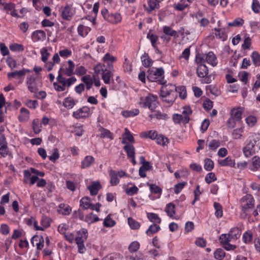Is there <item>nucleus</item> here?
Instances as JSON below:
<instances>
[{
  "instance_id": "43",
  "label": "nucleus",
  "mask_w": 260,
  "mask_h": 260,
  "mask_svg": "<svg viewBox=\"0 0 260 260\" xmlns=\"http://www.w3.org/2000/svg\"><path fill=\"white\" fill-rule=\"evenodd\" d=\"M175 205L173 203H169L167 205L165 212L169 216L171 217L174 216L175 214Z\"/></svg>"
},
{
  "instance_id": "61",
  "label": "nucleus",
  "mask_w": 260,
  "mask_h": 260,
  "mask_svg": "<svg viewBox=\"0 0 260 260\" xmlns=\"http://www.w3.org/2000/svg\"><path fill=\"white\" fill-rule=\"evenodd\" d=\"M251 9L255 13L258 14L260 12V3L258 0H252Z\"/></svg>"
},
{
  "instance_id": "25",
  "label": "nucleus",
  "mask_w": 260,
  "mask_h": 260,
  "mask_svg": "<svg viewBox=\"0 0 260 260\" xmlns=\"http://www.w3.org/2000/svg\"><path fill=\"white\" fill-rule=\"evenodd\" d=\"M114 72V71L105 70V71L102 73V78L105 84H110L111 78L112 79V82H114V80L113 79Z\"/></svg>"
},
{
  "instance_id": "5",
  "label": "nucleus",
  "mask_w": 260,
  "mask_h": 260,
  "mask_svg": "<svg viewBox=\"0 0 260 260\" xmlns=\"http://www.w3.org/2000/svg\"><path fill=\"white\" fill-rule=\"evenodd\" d=\"M101 14L104 19L112 24H117L121 22L122 17L119 13H110L106 8L103 9Z\"/></svg>"
},
{
  "instance_id": "1",
  "label": "nucleus",
  "mask_w": 260,
  "mask_h": 260,
  "mask_svg": "<svg viewBox=\"0 0 260 260\" xmlns=\"http://www.w3.org/2000/svg\"><path fill=\"white\" fill-rule=\"evenodd\" d=\"M179 93V97L185 99L187 96V92L185 86L176 87L173 84H166L164 82V106L169 107L175 101L176 93Z\"/></svg>"
},
{
  "instance_id": "14",
  "label": "nucleus",
  "mask_w": 260,
  "mask_h": 260,
  "mask_svg": "<svg viewBox=\"0 0 260 260\" xmlns=\"http://www.w3.org/2000/svg\"><path fill=\"white\" fill-rule=\"evenodd\" d=\"M173 120L175 124H179L181 122L186 124L190 121V117L188 116H183L181 114H174L173 115Z\"/></svg>"
},
{
  "instance_id": "56",
  "label": "nucleus",
  "mask_w": 260,
  "mask_h": 260,
  "mask_svg": "<svg viewBox=\"0 0 260 260\" xmlns=\"http://www.w3.org/2000/svg\"><path fill=\"white\" fill-rule=\"evenodd\" d=\"M60 155L59 153L58 149L55 148L53 149L52 154L48 156L49 159L53 162H55L59 158Z\"/></svg>"
},
{
  "instance_id": "62",
  "label": "nucleus",
  "mask_w": 260,
  "mask_h": 260,
  "mask_svg": "<svg viewBox=\"0 0 260 260\" xmlns=\"http://www.w3.org/2000/svg\"><path fill=\"white\" fill-rule=\"evenodd\" d=\"M140 248V244L138 241L132 242L128 246V250L130 252H135Z\"/></svg>"
},
{
  "instance_id": "23",
  "label": "nucleus",
  "mask_w": 260,
  "mask_h": 260,
  "mask_svg": "<svg viewBox=\"0 0 260 260\" xmlns=\"http://www.w3.org/2000/svg\"><path fill=\"white\" fill-rule=\"evenodd\" d=\"M94 158L91 155L86 156L81 162V168L86 169L90 167L94 162Z\"/></svg>"
},
{
  "instance_id": "27",
  "label": "nucleus",
  "mask_w": 260,
  "mask_h": 260,
  "mask_svg": "<svg viewBox=\"0 0 260 260\" xmlns=\"http://www.w3.org/2000/svg\"><path fill=\"white\" fill-rule=\"evenodd\" d=\"M231 239L235 241L239 239L241 234V230L238 227H235L231 229L229 233Z\"/></svg>"
},
{
  "instance_id": "54",
  "label": "nucleus",
  "mask_w": 260,
  "mask_h": 260,
  "mask_svg": "<svg viewBox=\"0 0 260 260\" xmlns=\"http://www.w3.org/2000/svg\"><path fill=\"white\" fill-rule=\"evenodd\" d=\"M10 49L12 51L22 52L24 50V47L22 44L13 43L10 45Z\"/></svg>"
},
{
  "instance_id": "15",
  "label": "nucleus",
  "mask_w": 260,
  "mask_h": 260,
  "mask_svg": "<svg viewBox=\"0 0 260 260\" xmlns=\"http://www.w3.org/2000/svg\"><path fill=\"white\" fill-rule=\"evenodd\" d=\"M147 38L150 41L152 47L155 49V52L157 53L161 54V51L158 49L156 45L158 38V36L153 34H151L150 31L147 35Z\"/></svg>"
},
{
  "instance_id": "22",
  "label": "nucleus",
  "mask_w": 260,
  "mask_h": 260,
  "mask_svg": "<svg viewBox=\"0 0 260 260\" xmlns=\"http://www.w3.org/2000/svg\"><path fill=\"white\" fill-rule=\"evenodd\" d=\"M20 114L18 117L19 122H23L27 121L29 118L30 112L28 109L22 107L20 109Z\"/></svg>"
},
{
  "instance_id": "48",
  "label": "nucleus",
  "mask_w": 260,
  "mask_h": 260,
  "mask_svg": "<svg viewBox=\"0 0 260 260\" xmlns=\"http://www.w3.org/2000/svg\"><path fill=\"white\" fill-rule=\"evenodd\" d=\"M128 225L133 230H137L139 229L140 224L137 220L132 217H129L127 219Z\"/></svg>"
},
{
  "instance_id": "55",
  "label": "nucleus",
  "mask_w": 260,
  "mask_h": 260,
  "mask_svg": "<svg viewBox=\"0 0 260 260\" xmlns=\"http://www.w3.org/2000/svg\"><path fill=\"white\" fill-rule=\"evenodd\" d=\"M102 60L104 62H107L109 61L115 62L117 61V58L108 52L105 54L103 57Z\"/></svg>"
},
{
  "instance_id": "34",
  "label": "nucleus",
  "mask_w": 260,
  "mask_h": 260,
  "mask_svg": "<svg viewBox=\"0 0 260 260\" xmlns=\"http://www.w3.org/2000/svg\"><path fill=\"white\" fill-rule=\"evenodd\" d=\"M252 63L255 67L260 66V54L257 51H253L251 54Z\"/></svg>"
},
{
  "instance_id": "30",
  "label": "nucleus",
  "mask_w": 260,
  "mask_h": 260,
  "mask_svg": "<svg viewBox=\"0 0 260 260\" xmlns=\"http://www.w3.org/2000/svg\"><path fill=\"white\" fill-rule=\"evenodd\" d=\"M58 208L60 209L58 210V212L63 215H69L72 210V209L69 205L64 203L60 204L58 206Z\"/></svg>"
},
{
  "instance_id": "37",
  "label": "nucleus",
  "mask_w": 260,
  "mask_h": 260,
  "mask_svg": "<svg viewBox=\"0 0 260 260\" xmlns=\"http://www.w3.org/2000/svg\"><path fill=\"white\" fill-rule=\"evenodd\" d=\"M252 239L253 234L251 231L248 230L243 234L242 236V240L245 244L250 243Z\"/></svg>"
},
{
  "instance_id": "28",
  "label": "nucleus",
  "mask_w": 260,
  "mask_h": 260,
  "mask_svg": "<svg viewBox=\"0 0 260 260\" xmlns=\"http://www.w3.org/2000/svg\"><path fill=\"white\" fill-rule=\"evenodd\" d=\"M218 162L220 166H230L234 167L235 165V160L231 156H228L224 159L218 160Z\"/></svg>"
},
{
  "instance_id": "33",
  "label": "nucleus",
  "mask_w": 260,
  "mask_h": 260,
  "mask_svg": "<svg viewBox=\"0 0 260 260\" xmlns=\"http://www.w3.org/2000/svg\"><path fill=\"white\" fill-rule=\"evenodd\" d=\"M123 149L127 154V157H134L135 156V148L133 144L125 145Z\"/></svg>"
},
{
  "instance_id": "29",
  "label": "nucleus",
  "mask_w": 260,
  "mask_h": 260,
  "mask_svg": "<svg viewBox=\"0 0 260 260\" xmlns=\"http://www.w3.org/2000/svg\"><path fill=\"white\" fill-rule=\"evenodd\" d=\"M142 64L145 68L151 67L153 63V60L150 58L148 53H144L141 57Z\"/></svg>"
},
{
  "instance_id": "32",
  "label": "nucleus",
  "mask_w": 260,
  "mask_h": 260,
  "mask_svg": "<svg viewBox=\"0 0 260 260\" xmlns=\"http://www.w3.org/2000/svg\"><path fill=\"white\" fill-rule=\"evenodd\" d=\"M109 176L110 177V183L112 186H116L119 183V179L115 171L111 170L109 171Z\"/></svg>"
},
{
  "instance_id": "12",
  "label": "nucleus",
  "mask_w": 260,
  "mask_h": 260,
  "mask_svg": "<svg viewBox=\"0 0 260 260\" xmlns=\"http://www.w3.org/2000/svg\"><path fill=\"white\" fill-rule=\"evenodd\" d=\"M46 37V33L42 30H36L31 34V39L34 42L43 41Z\"/></svg>"
},
{
  "instance_id": "31",
  "label": "nucleus",
  "mask_w": 260,
  "mask_h": 260,
  "mask_svg": "<svg viewBox=\"0 0 260 260\" xmlns=\"http://www.w3.org/2000/svg\"><path fill=\"white\" fill-rule=\"evenodd\" d=\"M81 81L84 84L87 90H89L93 85V79L89 75H86L81 78Z\"/></svg>"
},
{
  "instance_id": "13",
  "label": "nucleus",
  "mask_w": 260,
  "mask_h": 260,
  "mask_svg": "<svg viewBox=\"0 0 260 260\" xmlns=\"http://www.w3.org/2000/svg\"><path fill=\"white\" fill-rule=\"evenodd\" d=\"M31 71L29 69L23 68L19 71H15L13 72H9L7 73V77L9 79L11 78H16L17 76L18 79L21 78L27 73H30Z\"/></svg>"
},
{
  "instance_id": "39",
  "label": "nucleus",
  "mask_w": 260,
  "mask_h": 260,
  "mask_svg": "<svg viewBox=\"0 0 260 260\" xmlns=\"http://www.w3.org/2000/svg\"><path fill=\"white\" fill-rule=\"evenodd\" d=\"M147 217L148 219L154 223H160L161 222V218L157 214L154 213H147Z\"/></svg>"
},
{
  "instance_id": "2",
  "label": "nucleus",
  "mask_w": 260,
  "mask_h": 260,
  "mask_svg": "<svg viewBox=\"0 0 260 260\" xmlns=\"http://www.w3.org/2000/svg\"><path fill=\"white\" fill-rule=\"evenodd\" d=\"M255 207V200L250 194H247L240 200V215L242 218H245L251 215V212Z\"/></svg>"
},
{
  "instance_id": "44",
  "label": "nucleus",
  "mask_w": 260,
  "mask_h": 260,
  "mask_svg": "<svg viewBox=\"0 0 260 260\" xmlns=\"http://www.w3.org/2000/svg\"><path fill=\"white\" fill-rule=\"evenodd\" d=\"M244 127L237 128L233 130L232 136L234 139H240L242 137V133L244 132Z\"/></svg>"
},
{
  "instance_id": "8",
  "label": "nucleus",
  "mask_w": 260,
  "mask_h": 260,
  "mask_svg": "<svg viewBox=\"0 0 260 260\" xmlns=\"http://www.w3.org/2000/svg\"><path fill=\"white\" fill-rule=\"evenodd\" d=\"M211 37L214 39L220 40L222 41H225L228 39V34L224 28H215L212 29Z\"/></svg>"
},
{
  "instance_id": "42",
  "label": "nucleus",
  "mask_w": 260,
  "mask_h": 260,
  "mask_svg": "<svg viewBox=\"0 0 260 260\" xmlns=\"http://www.w3.org/2000/svg\"><path fill=\"white\" fill-rule=\"evenodd\" d=\"M139 113V110L138 109H134L129 111H123L122 115L124 117H133L138 115Z\"/></svg>"
},
{
  "instance_id": "6",
  "label": "nucleus",
  "mask_w": 260,
  "mask_h": 260,
  "mask_svg": "<svg viewBox=\"0 0 260 260\" xmlns=\"http://www.w3.org/2000/svg\"><path fill=\"white\" fill-rule=\"evenodd\" d=\"M157 96H154L151 94H148L144 99V102H140V105L143 108L148 107L151 110H154L158 105Z\"/></svg>"
},
{
  "instance_id": "10",
  "label": "nucleus",
  "mask_w": 260,
  "mask_h": 260,
  "mask_svg": "<svg viewBox=\"0 0 260 260\" xmlns=\"http://www.w3.org/2000/svg\"><path fill=\"white\" fill-rule=\"evenodd\" d=\"M256 144V141L254 140L250 141L246 145L243 147V152L244 155L246 157H249L252 155L254 152V147Z\"/></svg>"
},
{
  "instance_id": "49",
  "label": "nucleus",
  "mask_w": 260,
  "mask_h": 260,
  "mask_svg": "<svg viewBox=\"0 0 260 260\" xmlns=\"http://www.w3.org/2000/svg\"><path fill=\"white\" fill-rule=\"evenodd\" d=\"M188 6L185 0H180L177 4L175 5L174 8L176 10L182 11Z\"/></svg>"
},
{
  "instance_id": "3",
  "label": "nucleus",
  "mask_w": 260,
  "mask_h": 260,
  "mask_svg": "<svg viewBox=\"0 0 260 260\" xmlns=\"http://www.w3.org/2000/svg\"><path fill=\"white\" fill-rule=\"evenodd\" d=\"M162 76V67L159 68H152L149 69L147 71V79L151 82H158V83L162 85V77L158 79L159 77ZM159 97L162 99V86L159 89Z\"/></svg>"
},
{
  "instance_id": "40",
  "label": "nucleus",
  "mask_w": 260,
  "mask_h": 260,
  "mask_svg": "<svg viewBox=\"0 0 260 260\" xmlns=\"http://www.w3.org/2000/svg\"><path fill=\"white\" fill-rule=\"evenodd\" d=\"M101 220L96 215L91 212L86 215L85 221L89 223H94Z\"/></svg>"
},
{
  "instance_id": "47",
  "label": "nucleus",
  "mask_w": 260,
  "mask_h": 260,
  "mask_svg": "<svg viewBox=\"0 0 260 260\" xmlns=\"http://www.w3.org/2000/svg\"><path fill=\"white\" fill-rule=\"evenodd\" d=\"M204 169L207 171H211L214 168V162L210 158H206L204 160Z\"/></svg>"
},
{
  "instance_id": "36",
  "label": "nucleus",
  "mask_w": 260,
  "mask_h": 260,
  "mask_svg": "<svg viewBox=\"0 0 260 260\" xmlns=\"http://www.w3.org/2000/svg\"><path fill=\"white\" fill-rule=\"evenodd\" d=\"M160 230V227L156 223H153L149 226V228L146 231V234L148 236H150Z\"/></svg>"
},
{
  "instance_id": "35",
  "label": "nucleus",
  "mask_w": 260,
  "mask_h": 260,
  "mask_svg": "<svg viewBox=\"0 0 260 260\" xmlns=\"http://www.w3.org/2000/svg\"><path fill=\"white\" fill-rule=\"evenodd\" d=\"M213 207L215 210V215L217 218H221L223 215V210L221 205L217 202H214Z\"/></svg>"
},
{
  "instance_id": "45",
  "label": "nucleus",
  "mask_w": 260,
  "mask_h": 260,
  "mask_svg": "<svg viewBox=\"0 0 260 260\" xmlns=\"http://www.w3.org/2000/svg\"><path fill=\"white\" fill-rule=\"evenodd\" d=\"M225 255V253L221 248H217L214 252V257L217 260H222Z\"/></svg>"
},
{
  "instance_id": "50",
  "label": "nucleus",
  "mask_w": 260,
  "mask_h": 260,
  "mask_svg": "<svg viewBox=\"0 0 260 260\" xmlns=\"http://www.w3.org/2000/svg\"><path fill=\"white\" fill-rule=\"evenodd\" d=\"M252 166L253 168L251 169L253 171H256L260 168V157L258 156H254L252 158Z\"/></svg>"
},
{
  "instance_id": "9",
  "label": "nucleus",
  "mask_w": 260,
  "mask_h": 260,
  "mask_svg": "<svg viewBox=\"0 0 260 260\" xmlns=\"http://www.w3.org/2000/svg\"><path fill=\"white\" fill-rule=\"evenodd\" d=\"M36 77L34 75H29L26 78V83L28 90L31 93H35L38 89L36 83Z\"/></svg>"
},
{
  "instance_id": "7",
  "label": "nucleus",
  "mask_w": 260,
  "mask_h": 260,
  "mask_svg": "<svg viewBox=\"0 0 260 260\" xmlns=\"http://www.w3.org/2000/svg\"><path fill=\"white\" fill-rule=\"evenodd\" d=\"M91 113L89 107L85 106L75 111L72 113V116L76 119L86 118L90 116Z\"/></svg>"
},
{
  "instance_id": "53",
  "label": "nucleus",
  "mask_w": 260,
  "mask_h": 260,
  "mask_svg": "<svg viewBox=\"0 0 260 260\" xmlns=\"http://www.w3.org/2000/svg\"><path fill=\"white\" fill-rule=\"evenodd\" d=\"M105 64L101 63H99L95 65L93 67V71L95 74L98 75L101 73H103L105 71Z\"/></svg>"
},
{
  "instance_id": "58",
  "label": "nucleus",
  "mask_w": 260,
  "mask_h": 260,
  "mask_svg": "<svg viewBox=\"0 0 260 260\" xmlns=\"http://www.w3.org/2000/svg\"><path fill=\"white\" fill-rule=\"evenodd\" d=\"M186 185V182H182L176 184L174 187V192L176 194L179 193Z\"/></svg>"
},
{
  "instance_id": "19",
  "label": "nucleus",
  "mask_w": 260,
  "mask_h": 260,
  "mask_svg": "<svg viewBox=\"0 0 260 260\" xmlns=\"http://www.w3.org/2000/svg\"><path fill=\"white\" fill-rule=\"evenodd\" d=\"M88 237L87 230L85 229H82L81 231L77 232V236L74 238L76 242L83 241L84 242Z\"/></svg>"
},
{
  "instance_id": "38",
  "label": "nucleus",
  "mask_w": 260,
  "mask_h": 260,
  "mask_svg": "<svg viewBox=\"0 0 260 260\" xmlns=\"http://www.w3.org/2000/svg\"><path fill=\"white\" fill-rule=\"evenodd\" d=\"M116 223V221L111 218V214L108 215L103 222L104 226L106 228L113 227Z\"/></svg>"
},
{
  "instance_id": "59",
  "label": "nucleus",
  "mask_w": 260,
  "mask_h": 260,
  "mask_svg": "<svg viewBox=\"0 0 260 260\" xmlns=\"http://www.w3.org/2000/svg\"><path fill=\"white\" fill-rule=\"evenodd\" d=\"M251 45V39L248 36L245 37L243 43L242 45V48L243 50H249Z\"/></svg>"
},
{
  "instance_id": "41",
  "label": "nucleus",
  "mask_w": 260,
  "mask_h": 260,
  "mask_svg": "<svg viewBox=\"0 0 260 260\" xmlns=\"http://www.w3.org/2000/svg\"><path fill=\"white\" fill-rule=\"evenodd\" d=\"M32 129L35 134H38L41 132L42 126L40 124L39 119H35L32 122Z\"/></svg>"
},
{
  "instance_id": "46",
  "label": "nucleus",
  "mask_w": 260,
  "mask_h": 260,
  "mask_svg": "<svg viewBox=\"0 0 260 260\" xmlns=\"http://www.w3.org/2000/svg\"><path fill=\"white\" fill-rule=\"evenodd\" d=\"M90 198L88 197H84L82 198L80 201V206L83 210L88 209L86 207H89L90 205Z\"/></svg>"
},
{
  "instance_id": "18",
  "label": "nucleus",
  "mask_w": 260,
  "mask_h": 260,
  "mask_svg": "<svg viewBox=\"0 0 260 260\" xmlns=\"http://www.w3.org/2000/svg\"><path fill=\"white\" fill-rule=\"evenodd\" d=\"M61 12V17L63 19L66 20H70L72 15L71 14V6L69 5H67L63 8L61 7L60 9Z\"/></svg>"
},
{
  "instance_id": "52",
  "label": "nucleus",
  "mask_w": 260,
  "mask_h": 260,
  "mask_svg": "<svg viewBox=\"0 0 260 260\" xmlns=\"http://www.w3.org/2000/svg\"><path fill=\"white\" fill-rule=\"evenodd\" d=\"M220 242L224 245L225 244L230 242V241H233L232 239H231V237L229 235V234H221L219 238Z\"/></svg>"
},
{
  "instance_id": "4",
  "label": "nucleus",
  "mask_w": 260,
  "mask_h": 260,
  "mask_svg": "<svg viewBox=\"0 0 260 260\" xmlns=\"http://www.w3.org/2000/svg\"><path fill=\"white\" fill-rule=\"evenodd\" d=\"M208 68L204 64H200L197 69V73L200 78H204V83H210L214 79V76L212 74L208 75Z\"/></svg>"
},
{
  "instance_id": "20",
  "label": "nucleus",
  "mask_w": 260,
  "mask_h": 260,
  "mask_svg": "<svg viewBox=\"0 0 260 260\" xmlns=\"http://www.w3.org/2000/svg\"><path fill=\"white\" fill-rule=\"evenodd\" d=\"M164 34L169 36V37L164 36V41H166L169 42L171 40L170 37H175L177 35V32L169 26H164Z\"/></svg>"
},
{
  "instance_id": "16",
  "label": "nucleus",
  "mask_w": 260,
  "mask_h": 260,
  "mask_svg": "<svg viewBox=\"0 0 260 260\" xmlns=\"http://www.w3.org/2000/svg\"><path fill=\"white\" fill-rule=\"evenodd\" d=\"M205 60L208 63L213 67L216 66L218 63L217 57L212 51H210L205 54Z\"/></svg>"
},
{
  "instance_id": "11",
  "label": "nucleus",
  "mask_w": 260,
  "mask_h": 260,
  "mask_svg": "<svg viewBox=\"0 0 260 260\" xmlns=\"http://www.w3.org/2000/svg\"><path fill=\"white\" fill-rule=\"evenodd\" d=\"M135 143V139L130 132V131L127 128H125V132L122 135V140L121 143L123 144H133Z\"/></svg>"
},
{
  "instance_id": "26",
  "label": "nucleus",
  "mask_w": 260,
  "mask_h": 260,
  "mask_svg": "<svg viewBox=\"0 0 260 260\" xmlns=\"http://www.w3.org/2000/svg\"><path fill=\"white\" fill-rule=\"evenodd\" d=\"M0 155L1 157H5L6 156H8L10 158H13V154L9 150L8 147V144H3L0 147Z\"/></svg>"
},
{
  "instance_id": "17",
  "label": "nucleus",
  "mask_w": 260,
  "mask_h": 260,
  "mask_svg": "<svg viewBox=\"0 0 260 260\" xmlns=\"http://www.w3.org/2000/svg\"><path fill=\"white\" fill-rule=\"evenodd\" d=\"M243 110L241 107L234 108L231 111V116L238 121L242 119Z\"/></svg>"
},
{
  "instance_id": "60",
  "label": "nucleus",
  "mask_w": 260,
  "mask_h": 260,
  "mask_svg": "<svg viewBox=\"0 0 260 260\" xmlns=\"http://www.w3.org/2000/svg\"><path fill=\"white\" fill-rule=\"evenodd\" d=\"M216 180L217 178L215 176V174L213 172L208 173L205 178L206 182L208 184H210L212 182L216 181Z\"/></svg>"
},
{
  "instance_id": "57",
  "label": "nucleus",
  "mask_w": 260,
  "mask_h": 260,
  "mask_svg": "<svg viewBox=\"0 0 260 260\" xmlns=\"http://www.w3.org/2000/svg\"><path fill=\"white\" fill-rule=\"evenodd\" d=\"M244 20L241 18H237L233 21L228 23L229 26L238 27L240 26L244 23Z\"/></svg>"
},
{
  "instance_id": "63",
  "label": "nucleus",
  "mask_w": 260,
  "mask_h": 260,
  "mask_svg": "<svg viewBox=\"0 0 260 260\" xmlns=\"http://www.w3.org/2000/svg\"><path fill=\"white\" fill-rule=\"evenodd\" d=\"M6 63L7 65L12 70L17 68V62L11 56H9L6 59Z\"/></svg>"
},
{
  "instance_id": "64",
  "label": "nucleus",
  "mask_w": 260,
  "mask_h": 260,
  "mask_svg": "<svg viewBox=\"0 0 260 260\" xmlns=\"http://www.w3.org/2000/svg\"><path fill=\"white\" fill-rule=\"evenodd\" d=\"M138 191V188L135 185L133 187H128L125 189L126 193L129 196H133L134 194H137Z\"/></svg>"
},
{
  "instance_id": "51",
  "label": "nucleus",
  "mask_w": 260,
  "mask_h": 260,
  "mask_svg": "<svg viewBox=\"0 0 260 260\" xmlns=\"http://www.w3.org/2000/svg\"><path fill=\"white\" fill-rule=\"evenodd\" d=\"M147 3L149 7L148 10V12H151L155 9L159 8V3L155 0H147Z\"/></svg>"
},
{
  "instance_id": "24",
  "label": "nucleus",
  "mask_w": 260,
  "mask_h": 260,
  "mask_svg": "<svg viewBox=\"0 0 260 260\" xmlns=\"http://www.w3.org/2000/svg\"><path fill=\"white\" fill-rule=\"evenodd\" d=\"M101 187L102 186L99 182H93L91 185L87 187V188L90 191V194L93 196L98 194Z\"/></svg>"
},
{
  "instance_id": "21",
  "label": "nucleus",
  "mask_w": 260,
  "mask_h": 260,
  "mask_svg": "<svg viewBox=\"0 0 260 260\" xmlns=\"http://www.w3.org/2000/svg\"><path fill=\"white\" fill-rule=\"evenodd\" d=\"M78 102V100H75L72 97L68 96L63 100L62 105L68 109H71L76 105Z\"/></svg>"
}]
</instances>
